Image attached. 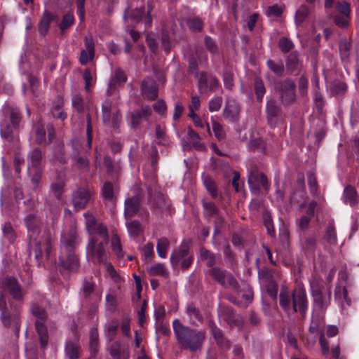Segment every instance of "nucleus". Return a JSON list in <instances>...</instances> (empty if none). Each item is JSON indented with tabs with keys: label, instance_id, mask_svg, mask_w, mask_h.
<instances>
[{
	"label": "nucleus",
	"instance_id": "1",
	"mask_svg": "<svg viewBox=\"0 0 359 359\" xmlns=\"http://www.w3.org/2000/svg\"><path fill=\"white\" fill-rule=\"evenodd\" d=\"M81 239L76 224L73 222L65 224L61 233V252L59 256L60 271H75L79 266L78 256L75 249L79 245Z\"/></svg>",
	"mask_w": 359,
	"mask_h": 359
},
{
	"label": "nucleus",
	"instance_id": "2",
	"mask_svg": "<svg viewBox=\"0 0 359 359\" xmlns=\"http://www.w3.org/2000/svg\"><path fill=\"white\" fill-rule=\"evenodd\" d=\"M24 222L27 229L29 253H34L38 262L42 259L43 250L46 257L50 258L53 249L50 239L46 238L43 241L38 239L41 225L40 217L36 214L30 213L24 218Z\"/></svg>",
	"mask_w": 359,
	"mask_h": 359
},
{
	"label": "nucleus",
	"instance_id": "3",
	"mask_svg": "<svg viewBox=\"0 0 359 359\" xmlns=\"http://www.w3.org/2000/svg\"><path fill=\"white\" fill-rule=\"evenodd\" d=\"M174 333L178 344L191 353L200 352L205 340V332L184 325L178 319L172 323Z\"/></svg>",
	"mask_w": 359,
	"mask_h": 359
},
{
	"label": "nucleus",
	"instance_id": "4",
	"mask_svg": "<svg viewBox=\"0 0 359 359\" xmlns=\"http://www.w3.org/2000/svg\"><path fill=\"white\" fill-rule=\"evenodd\" d=\"M279 304L285 313L299 312L303 319L306 318L309 302L306 291L299 287L290 292L287 286H282L279 294Z\"/></svg>",
	"mask_w": 359,
	"mask_h": 359
},
{
	"label": "nucleus",
	"instance_id": "5",
	"mask_svg": "<svg viewBox=\"0 0 359 359\" xmlns=\"http://www.w3.org/2000/svg\"><path fill=\"white\" fill-rule=\"evenodd\" d=\"M109 243L107 227L102 222H97L96 218L91 215V256L97 255L103 257L104 247Z\"/></svg>",
	"mask_w": 359,
	"mask_h": 359
},
{
	"label": "nucleus",
	"instance_id": "6",
	"mask_svg": "<svg viewBox=\"0 0 359 359\" xmlns=\"http://www.w3.org/2000/svg\"><path fill=\"white\" fill-rule=\"evenodd\" d=\"M86 144L83 140L75 139L72 141L73 153L72 158L74 165L79 169H86L88 167V153L87 147L90 148V112L86 114Z\"/></svg>",
	"mask_w": 359,
	"mask_h": 359
},
{
	"label": "nucleus",
	"instance_id": "7",
	"mask_svg": "<svg viewBox=\"0 0 359 359\" xmlns=\"http://www.w3.org/2000/svg\"><path fill=\"white\" fill-rule=\"evenodd\" d=\"M208 275L223 289H230L236 293L241 292L240 284L233 273L219 266L208 270Z\"/></svg>",
	"mask_w": 359,
	"mask_h": 359
},
{
	"label": "nucleus",
	"instance_id": "8",
	"mask_svg": "<svg viewBox=\"0 0 359 359\" xmlns=\"http://www.w3.org/2000/svg\"><path fill=\"white\" fill-rule=\"evenodd\" d=\"M1 320L4 327H13L15 335L19 337L20 330V315L19 310L15 307L9 310L6 306V298L4 295L0 297Z\"/></svg>",
	"mask_w": 359,
	"mask_h": 359
},
{
	"label": "nucleus",
	"instance_id": "9",
	"mask_svg": "<svg viewBox=\"0 0 359 359\" xmlns=\"http://www.w3.org/2000/svg\"><path fill=\"white\" fill-rule=\"evenodd\" d=\"M274 89L280 94V101L284 106H289L297 100L296 84L291 79L280 80L274 83Z\"/></svg>",
	"mask_w": 359,
	"mask_h": 359
},
{
	"label": "nucleus",
	"instance_id": "10",
	"mask_svg": "<svg viewBox=\"0 0 359 359\" xmlns=\"http://www.w3.org/2000/svg\"><path fill=\"white\" fill-rule=\"evenodd\" d=\"M43 169V155L40 149H34L28 156V173L32 182L38 184L41 179Z\"/></svg>",
	"mask_w": 359,
	"mask_h": 359
},
{
	"label": "nucleus",
	"instance_id": "11",
	"mask_svg": "<svg viewBox=\"0 0 359 359\" xmlns=\"http://www.w3.org/2000/svg\"><path fill=\"white\" fill-rule=\"evenodd\" d=\"M32 313L36 318L35 326L39 336L41 348L45 349L48 342V330L45 325V321L47 318L46 312L44 309L34 304L32 306Z\"/></svg>",
	"mask_w": 359,
	"mask_h": 359
},
{
	"label": "nucleus",
	"instance_id": "12",
	"mask_svg": "<svg viewBox=\"0 0 359 359\" xmlns=\"http://www.w3.org/2000/svg\"><path fill=\"white\" fill-rule=\"evenodd\" d=\"M208 326L216 344L221 348L230 349L231 341L225 337L223 330L216 325L215 321L212 319L208 320Z\"/></svg>",
	"mask_w": 359,
	"mask_h": 359
},
{
	"label": "nucleus",
	"instance_id": "13",
	"mask_svg": "<svg viewBox=\"0 0 359 359\" xmlns=\"http://www.w3.org/2000/svg\"><path fill=\"white\" fill-rule=\"evenodd\" d=\"M65 352L69 359H79L80 358L79 336L76 332L73 331L72 336L66 340Z\"/></svg>",
	"mask_w": 359,
	"mask_h": 359
},
{
	"label": "nucleus",
	"instance_id": "14",
	"mask_svg": "<svg viewBox=\"0 0 359 359\" xmlns=\"http://www.w3.org/2000/svg\"><path fill=\"white\" fill-rule=\"evenodd\" d=\"M2 285L4 288L8 292L10 295L16 301H22L24 293L22 288L19 284L18 280L13 276L6 277Z\"/></svg>",
	"mask_w": 359,
	"mask_h": 359
},
{
	"label": "nucleus",
	"instance_id": "15",
	"mask_svg": "<svg viewBox=\"0 0 359 359\" xmlns=\"http://www.w3.org/2000/svg\"><path fill=\"white\" fill-rule=\"evenodd\" d=\"M310 285L314 304L319 310L324 312L328 306L329 302L326 301L323 297V285L318 280L311 281Z\"/></svg>",
	"mask_w": 359,
	"mask_h": 359
},
{
	"label": "nucleus",
	"instance_id": "16",
	"mask_svg": "<svg viewBox=\"0 0 359 359\" xmlns=\"http://www.w3.org/2000/svg\"><path fill=\"white\" fill-rule=\"evenodd\" d=\"M223 320L228 324L230 329L235 327L241 330L244 326V320L241 316H236L235 310L231 306H224L222 311Z\"/></svg>",
	"mask_w": 359,
	"mask_h": 359
},
{
	"label": "nucleus",
	"instance_id": "17",
	"mask_svg": "<svg viewBox=\"0 0 359 359\" xmlns=\"http://www.w3.org/2000/svg\"><path fill=\"white\" fill-rule=\"evenodd\" d=\"M266 120L271 128H275L281 114V108L276 101L271 99L266 105Z\"/></svg>",
	"mask_w": 359,
	"mask_h": 359
},
{
	"label": "nucleus",
	"instance_id": "18",
	"mask_svg": "<svg viewBox=\"0 0 359 359\" xmlns=\"http://www.w3.org/2000/svg\"><path fill=\"white\" fill-rule=\"evenodd\" d=\"M141 196L136 194L127 198L124 202V217L126 218H131L135 216L141 208Z\"/></svg>",
	"mask_w": 359,
	"mask_h": 359
},
{
	"label": "nucleus",
	"instance_id": "19",
	"mask_svg": "<svg viewBox=\"0 0 359 359\" xmlns=\"http://www.w3.org/2000/svg\"><path fill=\"white\" fill-rule=\"evenodd\" d=\"M126 81L127 76L124 72L120 68H116L110 79L108 89L107 90V95H113L115 93L117 88L123 86L126 82Z\"/></svg>",
	"mask_w": 359,
	"mask_h": 359
},
{
	"label": "nucleus",
	"instance_id": "20",
	"mask_svg": "<svg viewBox=\"0 0 359 359\" xmlns=\"http://www.w3.org/2000/svg\"><path fill=\"white\" fill-rule=\"evenodd\" d=\"M152 110L149 105H142L140 109L135 110L130 114V125L132 128L136 129L140 126L142 120L144 118L147 121L151 115Z\"/></svg>",
	"mask_w": 359,
	"mask_h": 359
},
{
	"label": "nucleus",
	"instance_id": "21",
	"mask_svg": "<svg viewBox=\"0 0 359 359\" xmlns=\"http://www.w3.org/2000/svg\"><path fill=\"white\" fill-rule=\"evenodd\" d=\"M141 91L148 100H154L158 97V90L155 81L150 78L144 79L141 84Z\"/></svg>",
	"mask_w": 359,
	"mask_h": 359
},
{
	"label": "nucleus",
	"instance_id": "22",
	"mask_svg": "<svg viewBox=\"0 0 359 359\" xmlns=\"http://www.w3.org/2000/svg\"><path fill=\"white\" fill-rule=\"evenodd\" d=\"M302 63L297 50L291 52L285 59V67L289 74L297 75L301 70Z\"/></svg>",
	"mask_w": 359,
	"mask_h": 359
},
{
	"label": "nucleus",
	"instance_id": "23",
	"mask_svg": "<svg viewBox=\"0 0 359 359\" xmlns=\"http://www.w3.org/2000/svg\"><path fill=\"white\" fill-rule=\"evenodd\" d=\"M89 200L90 191L86 189L80 187L73 194L72 203L77 211L85 208Z\"/></svg>",
	"mask_w": 359,
	"mask_h": 359
},
{
	"label": "nucleus",
	"instance_id": "24",
	"mask_svg": "<svg viewBox=\"0 0 359 359\" xmlns=\"http://www.w3.org/2000/svg\"><path fill=\"white\" fill-rule=\"evenodd\" d=\"M240 111V105L234 100H228L226 102L223 116L224 118L235 122L238 120Z\"/></svg>",
	"mask_w": 359,
	"mask_h": 359
},
{
	"label": "nucleus",
	"instance_id": "25",
	"mask_svg": "<svg viewBox=\"0 0 359 359\" xmlns=\"http://www.w3.org/2000/svg\"><path fill=\"white\" fill-rule=\"evenodd\" d=\"M65 186V175L59 173L55 182H53L50 188V195L55 198L57 201L62 200V196L64 192Z\"/></svg>",
	"mask_w": 359,
	"mask_h": 359
},
{
	"label": "nucleus",
	"instance_id": "26",
	"mask_svg": "<svg viewBox=\"0 0 359 359\" xmlns=\"http://www.w3.org/2000/svg\"><path fill=\"white\" fill-rule=\"evenodd\" d=\"M189 248V243L183 241L180 247L172 252L170 256V262L172 266H178L180 261L188 255Z\"/></svg>",
	"mask_w": 359,
	"mask_h": 359
},
{
	"label": "nucleus",
	"instance_id": "27",
	"mask_svg": "<svg viewBox=\"0 0 359 359\" xmlns=\"http://www.w3.org/2000/svg\"><path fill=\"white\" fill-rule=\"evenodd\" d=\"M325 317L319 313H313L309 331L316 336L324 333Z\"/></svg>",
	"mask_w": 359,
	"mask_h": 359
},
{
	"label": "nucleus",
	"instance_id": "28",
	"mask_svg": "<svg viewBox=\"0 0 359 359\" xmlns=\"http://www.w3.org/2000/svg\"><path fill=\"white\" fill-rule=\"evenodd\" d=\"M103 257L100 258L97 255H93L91 256V258L93 259L94 262H97L99 264H102L104 265L107 271L109 273L111 278L115 281V282H119L121 280V276L119 274L116 272L112 264L109 262H108V255L107 252H103Z\"/></svg>",
	"mask_w": 359,
	"mask_h": 359
},
{
	"label": "nucleus",
	"instance_id": "29",
	"mask_svg": "<svg viewBox=\"0 0 359 359\" xmlns=\"http://www.w3.org/2000/svg\"><path fill=\"white\" fill-rule=\"evenodd\" d=\"M109 354L113 359H128L130 355L128 347L123 345L119 341L111 344L109 348Z\"/></svg>",
	"mask_w": 359,
	"mask_h": 359
},
{
	"label": "nucleus",
	"instance_id": "30",
	"mask_svg": "<svg viewBox=\"0 0 359 359\" xmlns=\"http://www.w3.org/2000/svg\"><path fill=\"white\" fill-rule=\"evenodd\" d=\"M55 20V15L45 10L38 24V31L41 36H45L50 29L51 22Z\"/></svg>",
	"mask_w": 359,
	"mask_h": 359
},
{
	"label": "nucleus",
	"instance_id": "31",
	"mask_svg": "<svg viewBox=\"0 0 359 359\" xmlns=\"http://www.w3.org/2000/svg\"><path fill=\"white\" fill-rule=\"evenodd\" d=\"M358 195L355 188L351 185H346L343 192V201L346 204L354 207L358 204Z\"/></svg>",
	"mask_w": 359,
	"mask_h": 359
},
{
	"label": "nucleus",
	"instance_id": "32",
	"mask_svg": "<svg viewBox=\"0 0 359 359\" xmlns=\"http://www.w3.org/2000/svg\"><path fill=\"white\" fill-rule=\"evenodd\" d=\"M317 247V241L315 237L306 236L301 241V248L303 252L307 255H313Z\"/></svg>",
	"mask_w": 359,
	"mask_h": 359
},
{
	"label": "nucleus",
	"instance_id": "33",
	"mask_svg": "<svg viewBox=\"0 0 359 359\" xmlns=\"http://www.w3.org/2000/svg\"><path fill=\"white\" fill-rule=\"evenodd\" d=\"M101 194L104 201L111 202L116 205L117 198L115 196L114 185L110 182H105L101 189Z\"/></svg>",
	"mask_w": 359,
	"mask_h": 359
},
{
	"label": "nucleus",
	"instance_id": "34",
	"mask_svg": "<svg viewBox=\"0 0 359 359\" xmlns=\"http://www.w3.org/2000/svg\"><path fill=\"white\" fill-rule=\"evenodd\" d=\"M186 313L191 320V324H196L199 323L202 324L203 323V316L198 308H197L193 303L187 305L186 308Z\"/></svg>",
	"mask_w": 359,
	"mask_h": 359
},
{
	"label": "nucleus",
	"instance_id": "35",
	"mask_svg": "<svg viewBox=\"0 0 359 359\" xmlns=\"http://www.w3.org/2000/svg\"><path fill=\"white\" fill-rule=\"evenodd\" d=\"M260 183L263 188L268 191L269 182L266 176L263 172L252 171L248 177V184Z\"/></svg>",
	"mask_w": 359,
	"mask_h": 359
},
{
	"label": "nucleus",
	"instance_id": "36",
	"mask_svg": "<svg viewBox=\"0 0 359 359\" xmlns=\"http://www.w3.org/2000/svg\"><path fill=\"white\" fill-rule=\"evenodd\" d=\"M72 106L79 114L88 111V101L85 100L79 94H75L72 97Z\"/></svg>",
	"mask_w": 359,
	"mask_h": 359
},
{
	"label": "nucleus",
	"instance_id": "37",
	"mask_svg": "<svg viewBox=\"0 0 359 359\" xmlns=\"http://www.w3.org/2000/svg\"><path fill=\"white\" fill-rule=\"evenodd\" d=\"M200 257L202 261L205 262L208 267L211 269L215 266L217 262L215 253L212 252L203 246L200 248Z\"/></svg>",
	"mask_w": 359,
	"mask_h": 359
},
{
	"label": "nucleus",
	"instance_id": "38",
	"mask_svg": "<svg viewBox=\"0 0 359 359\" xmlns=\"http://www.w3.org/2000/svg\"><path fill=\"white\" fill-rule=\"evenodd\" d=\"M129 235L132 237L137 238L144 231V228L140 221L133 219L126 224Z\"/></svg>",
	"mask_w": 359,
	"mask_h": 359
},
{
	"label": "nucleus",
	"instance_id": "39",
	"mask_svg": "<svg viewBox=\"0 0 359 359\" xmlns=\"http://www.w3.org/2000/svg\"><path fill=\"white\" fill-rule=\"evenodd\" d=\"M15 128L7 120H4L0 124V133L3 138L11 142L13 140V130Z\"/></svg>",
	"mask_w": 359,
	"mask_h": 359
},
{
	"label": "nucleus",
	"instance_id": "40",
	"mask_svg": "<svg viewBox=\"0 0 359 359\" xmlns=\"http://www.w3.org/2000/svg\"><path fill=\"white\" fill-rule=\"evenodd\" d=\"M254 90L257 102H262L266 93V88L263 80L259 76H256L254 79Z\"/></svg>",
	"mask_w": 359,
	"mask_h": 359
},
{
	"label": "nucleus",
	"instance_id": "41",
	"mask_svg": "<svg viewBox=\"0 0 359 359\" xmlns=\"http://www.w3.org/2000/svg\"><path fill=\"white\" fill-rule=\"evenodd\" d=\"M33 130L35 133L36 142L41 144L46 142V130L44 124L39 120L33 126Z\"/></svg>",
	"mask_w": 359,
	"mask_h": 359
},
{
	"label": "nucleus",
	"instance_id": "42",
	"mask_svg": "<svg viewBox=\"0 0 359 359\" xmlns=\"http://www.w3.org/2000/svg\"><path fill=\"white\" fill-rule=\"evenodd\" d=\"M266 66L276 76H283L285 71V67L281 60L276 62L271 59H269L266 61Z\"/></svg>",
	"mask_w": 359,
	"mask_h": 359
},
{
	"label": "nucleus",
	"instance_id": "43",
	"mask_svg": "<svg viewBox=\"0 0 359 359\" xmlns=\"http://www.w3.org/2000/svg\"><path fill=\"white\" fill-rule=\"evenodd\" d=\"M102 120L105 124L110 123L112 113V101L107 99L102 104Z\"/></svg>",
	"mask_w": 359,
	"mask_h": 359
},
{
	"label": "nucleus",
	"instance_id": "44",
	"mask_svg": "<svg viewBox=\"0 0 359 359\" xmlns=\"http://www.w3.org/2000/svg\"><path fill=\"white\" fill-rule=\"evenodd\" d=\"M3 236L9 243H13L15 241L17 236L10 222H5L2 226Z\"/></svg>",
	"mask_w": 359,
	"mask_h": 359
},
{
	"label": "nucleus",
	"instance_id": "45",
	"mask_svg": "<svg viewBox=\"0 0 359 359\" xmlns=\"http://www.w3.org/2000/svg\"><path fill=\"white\" fill-rule=\"evenodd\" d=\"M310 13V8L303 4L296 11L295 13V24L297 26L301 25L303 22L307 18Z\"/></svg>",
	"mask_w": 359,
	"mask_h": 359
},
{
	"label": "nucleus",
	"instance_id": "46",
	"mask_svg": "<svg viewBox=\"0 0 359 359\" xmlns=\"http://www.w3.org/2000/svg\"><path fill=\"white\" fill-rule=\"evenodd\" d=\"M204 44L206 50L212 55H218L219 54V47L217 41L210 36H205L204 38Z\"/></svg>",
	"mask_w": 359,
	"mask_h": 359
},
{
	"label": "nucleus",
	"instance_id": "47",
	"mask_svg": "<svg viewBox=\"0 0 359 359\" xmlns=\"http://www.w3.org/2000/svg\"><path fill=\"white\" fill-rule=\"evenodd\" d=\"M202 205L203 208L204 217L208 219L212 218L213 216L217 215V212L219 211V208L212 202L203 201Z\"/></svg>",
	"mask_w": 359,
	"mask_h": 359
},
{
	"label": "nucleus",
	"instance_id": "48",
	"mask_svg": "<svg viewBox=\"0 0 359 359\" xmlns=\"http://www.w3.org/2000/svg\"><path fill=\"white\" fill-rule=\"evenodd\" d=\"M330 88L332 95H344L346 93L347 86L343 81L335 80L330 83Z\"/></svg>",
	"mask_w": 359,
	"mask_h": 359
},
{
	"label": "nucleus",
	"instance_id": "49",
	"mask_svg": "<svg viewBox=\"0 0 359 359\" xmlns=\"http://www.w3.org/2000/svg\"><path fill=\"white\" fill-rule=\"evenodd\" d=\"M170 248V241L165 237L159 238L157 241L156 250L158 256L161 258H165L168 250Z\"/></svg>",
	"mask_w": 359,
	"mask_h": 359
},
{
	"label": "nucleus",
	"instance_id": "50",
	"mask_svg": "<svg viewBox=\"0 0 359 359\" xmlns=\"http://www.w3.org/2000/svg\"><path fill=\"white\" fill-rule=\"evenodd\" d=\"M203 184L208 192L213 199L218 196V190L215 181L209 176H206L203 179Z\"/></svg>",
	"mask_w": 359,
	"mask_h": 359
},
{
	"label": "nucleus",
	"instance_id": "51",
	"mask_svg": "<svg viewBox=\"0 0 359 359\" xmlns=\"http://www.w3.org/2000/svg\"><path fill=\"white\" fill-rule=\"evenodd\" d=\"M57 104H55L52 109V114L53 117L64 121L67 118V114L62 109V99L60 97L56 98Z\"/></svg>",
	"mask_w": 359,
	"mask_h": 359
},
{
	"label": "nucleus",
	"instance_id": "52",
	"mask_svg": "<svg viewBox=\"0 0 359 359\" xmlns=\"http://www.w3.org/2000/svg\"><path fill=\"white\" fill-rule=\"evenodd\" d=\"M111 247L112 251L116 255L118 258L121 259L124 257V252L122 249L121 240L117 234H114L111 241Z\"/></svg>",
	"mask_w": 359,
	"mask_h": 359
},
{
	"label": "nucleus",
	"instance_id": "53",
	"mask_svg": "<svg viewBox=\"0 0 359 359\" xmlns=\"http://www.w3.org/2000/svg\"><path fill=\"white\" fill-rule=\"evenodd\" d=\"M147 272L149 276H161L165 278L168 277V273L166 271L163 264L158 263L152 265L148 270Z\"/></svg>",
	"mask_w": 359,
	"mask_h": 359
},
{
	"label": "nucleus",
	"instance_id": "54",
	"mask_svg": "<svg viewBox=\"0 0 359 359\" xmlns=\"http://www.w3.org/2000/svg\"><path fill=\"white\" fill-rule=\"evenodd\" d=\"M274 270L267 267H263L258 270V277L264 283L274 281Z\"/></svg>",
	"mask_w": 359,
	"mask_h": 359
},
{
	"label": "nucleus",
	"instance_id": "55",
	"mask_svg": "<svg viewBox=\"0 0 359 359\" xmlns=\"http://www.w3.org/2000/svg\"><path fill=\"white\" fill-rule=\"evenodd\" d=\"M118 325L119 324L117 320H112L107 324L106 327V336L109 341H112L116 337Z\"/></svg>",
	"mask_w": 359,
	"mask_h": 359
},
{
	"label": "nucleus",
	"instance_id": "56",
	"mask_svg": "<svg viewBox=\"0 0 359 359\" xmlns=\"http://www.w3.org/2000/svg\"><path fill=\"white\" fill-rule=\"evenodd\" d=\"M293 42L287 37H282L280 39L278 42V47L282 53H289L294 48Z\"/></svg>",
	"mask_w": 359,
	"mask_h": 359
},
{
	"label": "nucleus",
	"instance_id": "57",
	"mask_svg": "<svg viewBox=\"0 0 359 359\" xmlns=\"http://www.w3.org/2000/svg\"><path fill=\"white\" fill-rule=\"evenodd\" d=\"M351 43L346 41H341L339 43V53L343 61H347L350 55Z\"/></svg>",
	"mask_w": 359,
	"mask_h": 359
},
{
	"label": "nucleus",
	"instance_id": "58",
	"mask_svg": "<svg viewBox=\"0 0 359 359\" xmlns=\"http://www.w3.org/2000/svg\"><path fill=\"white\" fill-rule=\"evenodd\" d=\"M309 81L305 75H302L298 79V90L301 96L306 97L308 93Z\"/></svg>",
	"mask_w": 359,
	"mask_h": 359
},
{
	"label": "nucleus",
	"instance_id": "59",
	"mask_svg": "<svg viewBox=\"0 0 359 359\" xmlns=\"http://www.w3.org/2000/svg\"><path fill=\"white\" fill-rule=\"evenodd\" d=\"M212 130L214 132L215 137L219 140L222 141L225 139L226 133L223 129L222 126L216 121H212Z\"/></svg>",
	"mask_w": 359,
	"mask_h": 359
},
{
	"label": "nucleus",
	"instance_id": "60",
	"mask_svg": "<svg viewBox=\"0 0 359 359\" xmlns=\"http://www.w3.org/2000/svg\"><path fill=\"white\" fill-rule=\"evenodd\" d=\"M85 46L86 49L81 51L79 57V62L82 65H86L90 60V41L87 37L85 38Z\"/></svg>",
	"mask_w": 359,
	"mask_h": 359
},
{
	"label": "nucleus",
	"instance_id": "61",
	"mask_svg": "<svg viewBox=\"0 0 359 359\" xmlns=\"http://www.w3.org/2000/svg\"><path fill=\"white\" fill-rule=\"evenodd\" d=\"M74 22V18L73 14L68 13L62 17V21L59 25V28L60 29V30L64 31L66 29H68L70 26H72Z\"/></svg>",
	"mask_w": 359,
	"mask_h": 359
},
{
	"label": "nucleus",
	"instance_id": "62",
	"mask_svg": "<svg viewBox=\"0 0 359 359\" xmlns=\"http://www.w3.org/2000/svg\"><path fill=\"white\" fill-rule=\"evenodd\" d=\"M265 286L268 294L271 297V298L273 300H276L278 289L277 283L275 280L269 283H266Z\"/></svg>",
	"mask_w": 359,
	"mask_h": 359
},
{
	"label": "nucleus",
	"instance_id": "63",
	"mask_svg": "<svg viewBox=\"0 0 359 359\" xmlns=\"http://www.w3.org/2000/svg\"><path fill=\"white\" fill-rule=\"evenodd\" d=\"M22 116L20 113V111L17 109H13L10 113V121L11 122V125L15 129H18L19 128V124L21 121Z\"/></svg>",
	"mask_w": 359,
	"mask_h": 359
},
{
	"label": "nucleus",
	"instance_id": "64",
	"mask_svg": "<svg viewBox=\"0 0 359 359\" xmlns=\"http://www.w3.org/2000/svg\"><path fill=\"white\" fill-rule=\"evenodd\" d=\"M350 16L337 15L334 17V22L340 28L345 29L349 25Z\"/></svg>",
	"mask_w": 359,
	"mask_h": 359
}]
</instances>
